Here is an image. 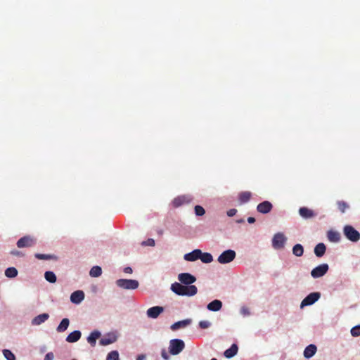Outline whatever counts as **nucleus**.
Instances as JSON below:
<instances>
[{
  "label": "nucleus",
  "mask_w": 360,
  "mask_h": 360,
  "mask_svg": "<svg viewBox=\"0 0 360 360\" xmlns=\"http://www.w3.org/2000/svg\"><path fill=\"white\" fill-rule=\"evenodd\" d=\"M171 290L175 294L180 296H193L197 294L198 288L195 285H184L175 282L172 284Z\"/></svg>",
  "instance_id": "obj_1"
},
{
  "label": "nucleus",
  "mask_w": 360,
  "mask_h": 360,
  "mask_svg": "<svg viewBox=\"0 0 360 360\" xmlns=\"http://www.w3.org/2000/svg\"><path fill=\"white\" fill-rule=\"evenodd\" d=\"M343 233L352 242H357L360 240V233L351 225L344 226Z\"/></svg>",
  "instance_id": "obj_2"
},
{
  "label": "nucleus",
  "mask_w": 360,
  "mask_h": 360,
  "mask_svg": "<svg viewBox=\"0 0 360 360\" xmlns=\"http://www.w3.org/2000/svg\"><path fill=\"white\" fill-rule=\"evenodd\" d=\"M116 285L124 290H135L138 288L139 283L133 279H118L116 281Z\"/></svg>",
  "instance_id": "obj_3"
},
{
  "label": "nucleus",
  "mask_w": 360,
  "mask_h": 360,
  "mask_svg": "<svg viewBox=\"0 0 360 360\" xmlns=\"http://www.w3.org/2000/svg\"><path fill=\"white\" fill-rule=\"evenodd\" d=\"M37 240L34 236L26 235L20 238L17 241L16 245L18 248H31L36 245Z\"/></svg>",
  "instance_id": "obj_4"
},
{
  "label": "nucleus",
  "mask_w": 360,
  "mask_h": 360,
  "mask_svg": "<svg viewBox=\"0 0 360 360\" xmlns=\"http://www.w3.org/2000/svg\"><path fill=\"white\" fill-rule=\"evenodd\" d=\"M184 347V342L180 339H173L169 342V353L172 355L179 354Z\"/></svg>",
  "instance_id": "obj_5"
},
{
  "label": "nucleus",
  "mask_w": 360,
  "mask_h": 360,
  "mask_svg": "<svg viewBox=\"0 0 360 360\" xmlns=\"http://www.w3.org/2000/svg\"><path fill=\"white\" fill-rule=\"evenodd\" d=\"M236 257V252L232 250H227L223 252L217 258L220 264H227L232 262Z\"/></svg>",
  "instance_id": "obj_6"
},
{
  "label": "nucleus",
  "mask_w": 360,
  "mask_h": 360,
  "mask_svg": "<svg viewBox=\"0 0 360 360\" xmlns=\"http://www.w3.org/2000/svg\"><path fill=\"white\" fill-rule=\"evenodd\" d=\"M286 238L282 233H277L272 239V246L274 249L280 250L284 247Z\"/></svg>",
  "instance_id": "obj_7"
},
{
  "label": "nucleus",
  "mask_w": 360,
  "mask_h": 360,
  "mask_svg": "<svg viewBox=\"0 0 360 360\" xmlns=\"http://www.w3.org/2000/svg\"><path fill=\"white\" fill-rule=\"evenodd\" d=\"M320 292H316L310 293L302 301L300 307L303 308L305 306L313 304L320 298Z\"/></svg>",
  "instance_id": "obj_8"
},
{
  "label": "nucleus",
  "mask_w": 360,
  "mask_h": 360,
  "mask_svg": "<svg viewBox=\"0 0 360 360\" xmlns=\"http://www.w3.org/2000/svg\"><path fill=\"white\" fill-rule=\"evenodd\" d=\"M328 268L329 267L327 264H320L312 269L311 275L314 278L321 277L327 273Z\"/></svg>",
  "instance_id": "obj_9"
},
{
  "label": "nucleus",
  "mask_w": 360,
  "mask_h": 360,
  "mask_svg": "<svg viewBox=\"0 0 360 360\" xmlns=\"http://www.w3.org/2000/svg\"><path fill=\"white\" fill-rule=\"evenodd\" d=\"M178 280L184 285H192L196 281V278L189 273H181L178 275Z\"/></svg>",
  "instance_id": "obj_10"
},
{
  "label": "nucleus",
  "mask_w": 360,
  "mask_h": 360,
  "mask_svg": "<svg viewBox=\"0 0 360 360\" xmlns=\"http://www.w3.org/2000/svg\"><path fill=\"white\" fill-rule=\"evenodd\" d=\"M192 198L189 195H179L175 198L172 201V205L176 208L183 205L188 204L191 202Z\"/></svg>",
  "instance_id": "obj_11"
},
{
  "label": "nucleus",
  "mask_w": 360,
  "mask_h": 360,
  "mask_svg": "<svg viewBox=\"0 0 360 360\" xmlns=\"http://www.w3.org/2000/svg\"><path fill=\"white\" fill-rule=\"evenodd\" d=\"M272 204L269 201H264L257 206V210L262 214H267L272 210Z\"/></svg>",
  "instance_id": "obj_12"
},
{
  "label": "nucleus",
  "mask_w": 360,
  "mask_h": 360,
  "mask_svg": "<svg viewBox=\"0 0 360 360\" xmlns=\"http://www.w3.org/2000/svg\"><path fill=\"white\" fill-rule=\"evenodd\" d=\"M200 255L201 250L200 249H195L189 253L185 254L184 256V259L186 261L194 262L196 261L197 259H199V257H200Z\"/></svg>",
  "instance_id": "obj_13"
},
{
  "label": "nucleus",
  "mask_w": 360,
  "mask_h": 360,
  "mask_svg": "<svg viewBox=\"0 0 360 360\" xmlns=\"http://www.w3.org/2000/svg\"><path fill=\"white\" fill-rule=\"evenodd\" d=\"M164 309L162 307L155 306L149 308L147 310V316L149 318L156 319L162 311Z\"/></svg>",
  "instance_id": "obj_14"
},
{
  "label": "nucleus",
  "mask_w": 360,
  "mask_h": 360,
  "mask_svg": "<svg viewBox=\"0 0 360 360\" xmlns=\"http://www.w3.org/2000/svg\"><path fill=\"white\" fill-rule=\"evenodd\" d=\"M84 299V293L82 290L73 292L70 295V300L74 304H79Z\"/></svg>",
  "instance_id": "obj_15"
},
{
  "label": "nucleus",
  "mask_w": 360,
  "mask_h": 360,
  "mask_svg": "<svg viewBox=\"0 0 360 360\" xmlns=\"http://www.w3.org/2000/svg\"><path fill=\"white\" fill-rule=\"evenodd\" d=\"M300 215L304 219H311L316 216V214L312 210L306 207H302L299 209Z\"/></svg>",
  "instance_id": "obj_16"
},
{
  "label": "nucleus",
  "mask_w": 360,
  "mask_h": 360,
  "mask_svg": "<svg viewBox=\"0 0 360 360\" xmlns=\"http://www.w3.org/2000/svg\"><path fill=\"white\" fill-rule=\"evenodd\" d=\"M49 318V315L46 313L41 314L37 316H35L32 321V324L34 326H38L45 322Z\"/></svg>",
  "instance_id": "obj_17"
},
{
  "label": "nucleus",
  "mask_w": 360,
  "mask_h": 360,
  "mask_svg": "<svg viewBox=\"0 0 360 360\" xmlns=\"http://www.w3.org/2000/svg\"><path fill=\"white\" fill-rule=\"evenodd\" d=\"M328 239L333 243H338L341 239L340 233L338 231L330 230L327 232Z\"/></svg>",
  "instance_id": "obj_18"
},
{
  "label": "nucleus",
  "mask_w": 360,
  "mask_h": 360,
  "mask_svg": "<svg viewBox=\"0 0 360 360\" xmlns=\"http://www.w3.org/2000/svg\"><path fill=\"white\" fill-rule=\"evenodd\" d=\"M221 307H222V302L218 300H214L212 301L207 306V309H209L210 311H219L221 309Z\"/></svg>",
  "instance_id": "obj_19"
},
{
  "label": "nucleus",
  "mask_w": 360,
  "mask_h": 360,
  "mask_svg": "<svg viewBox=\"0 0 360 360\" xmlns=\"http://www.w3.org/2000/svg\"><path fill=\"white\" fill-rule=\"evenodd\" d=\"M81 332L79 330H75L70 333L66 338V341L70 343L78 341L81 338Z\"/></svg>",
  "instance_id": "obj_20"
},
{
  "label": "nucleus",
  "mask_w": 360,
  "mask_h": 360,
  "mask_svg": "<svg viewBox=\"0 0 360 360\" xmlns=\"http://www.w3.org/2000/svg\"><path fill=\"white\" fill-rule=\"evenodd\" d=\"M316 352V345L311 344L305 348V349L304 351V357H306L307 359L311 358L315 354Z\"/></svg>",
  "instance_id": "obj_21"
},
{
  "label": "nucleus",
  "mask_w": 360,
  "mask_h": 360,
  "mask_svg": "<svg viewBox=\"0 0 360 360\" xmlns=\"http://www.w3.org/2000/svg\"><path fill=\"white\" fill-rule=\"evenodd\" d=\"M252 197V193L250 191H243L238 195V200L240 204L248 202Z\"/></svg>",
  "instance_id": "obj_22"
},
{
  "label": "nucleus",
  "mask_w": 360,
  "mask_h": 360,
  "mask_svg": "<svg viewBox=\"0 0 360 360\" xmlns=\"http://www.w3.org/2000/svg\"><path fill=\"white\" fill-rule=\"evenodd\" d=\"M326 247L323 243L317 244L314 248V254L318 257H321L326 252Z\"/></svg>",
  "instance_id": "obj_23"
},
{
  "label": "nucleus",
  "mask_w": 360,
  "mask_h": 360,
  "mask_svg": "<svg viewBox=\"0 0 360 360\" xmlns=\"http://www.w3.org/2000/svg\"><path fill=\"white\" fill-rule=\"evenodd\" d=\"M238 349L237 345L233 344L230 348L224 352V354L228 359L232 358L237 354Z\"/></svg>",
  "instance_id": "obj_24"
},
{
  "label": "nucleus",
  "mask_w": 360,
  "mask_h": 360,
  "mask_svg": "<svg viewBox=\"0 0 360 360\" xmlns=\"http://www.w3.org/2000/svg\"><path fill=\"white\" fill-rule=\"evenodd\" d=\"M190 323L191 320L189 319L177 321L171 326V329L172 330H176L181 328H184L187 326Z\"/></svg>",
  "instance_id": "obj_25"
},
{
  "label": "nucleus",
  "mask_w": 360,
  "mask_h": 360,
  "mask_svg": "<svg viewBox=\"0 0 360 360\" xmlns=\"http://www.w3.org/2000/svg\"><path fill=\"white\" fill-rule=\"evenodd\" d=\"M101 336V333L99 331H97V330H94L93 332L91 333V334L89 335V336L87 338V341L91 345V346H95L96 345V340Z\"/></svg>",
  "instance_id": "obj_26"
},
{
  "label": "nucleus",
  "mask_w": 360,
  "mask_h": 360,
  "mask_svg": "<svg viewBox=\"0 0 360 360\" xmlns=\"http://www.w3.org/2000/svg\"><path fill=\"white\" fill-rule=\"evenodd\" d=\"M69 324H70V321L68 319L65 318V319H62L60 324L58 325V326L56 328L57 331L58 333H63V332L65 331L68 329Z\"/></svg>",
  "instance_id": "obj_27"
},
{
  "label": "nucleus",
  "mask_w": 360,
  "mask_h": 360,
  "mask_svg": "<svg viewBox=\"0 0 360 360\" xmlns=\"http://www.w3.org/2000/svg\"><path fill=\"white\" fill-rule=\"evenodd\" d=\"M199 259H200L203 263L208 264L213 261V257L210 253L202 252L201 251V255L200 257H199Z\"/></svg>",
  "instance_id": "obj_28"
},
{
  "label": "nucleus",
  "mask_w": 360,
  "mask_h": 360,
  "mask_svg": "<svg viewBox=\"0 0 360 360\" xmlns=\"http://www.w3.org/2000/svg\"><path fill=\"white\" fill-rule=\"evenodd\" d=\"M34 257L38 259H44V260H49V259H57V257L54 255H49V254H41V253H36L34 255Z\"/></svg>",
  "instance_id": "obj_29"
},
{
  "label": "nucleus",
  "mask_w": 360,
  "mask_h": 360,
  "mask_svg": "<svg viewBox=\"0 0 360 360\" xmlns=\"http://www.w3.org/2000/svg\"><path fill=\"white\" fill-rule=\"evenodd\" d=\"M44 278L48 282L51 283H56L57 280L56 274L51 271H47L45 272Z\"/></svg>",
  "instance_id": "obj_30"
},
{
  "label": "nucleus",
  "mask_w": 360,
  "mask_h": 360,
  "mask_svg": "<svg viewBox=\"0 0 360 360\" xmlns=\"http://www.w3.org/2000/svg\"><path fill=\"white\" fill-rule=\"evenodd\" d=\"M292 253L297 257H301L303 255L304 253V248L302 245L300 244H296L292 248Z\"/></svg>",
  "instance_id": "obj_31"
},
{
  "label": "nucleus",
  "mask_w": 360,
  "mask_h": 360,
  "mask_svg": "<svg viewBox=\"0 0 360 360\" xmlns=\"http://www.w3.org/2000/svg\"><path fill=\"white\" fill-rule=\"evenodd\" d=\"M101 274H102V269L98 266H93L89 271V275L91 277H98L101 275Z\"/></svg>",
  "instance_id": "obj_32"
},
{
  "label": "nucleus",
  "mask_w": 360,
  "mask_h": 360,
  "mask_svg": "<svg viewBox=\"0 0 360 360\" xmlns=\"http://www.w3.org/2000/svg\"><path fill=\"white\" fill-rule=\"evenodd\" d=\"M18 275V270L15 267H8L5 271V276L8 278H15Z\"/></svg>",
  "instance_id": "obj_33"
},
{
  "label": "nucleus",
  "mask_w": 360,
  "mask_h": 360,
  "mask_svg": "<svg viewBox=\"0 0 360 360\" xmlns=\"http://www.w3.org/2000/svg\"><path fill=\"white\" fill-rule=\"evenodd\" d=\"M338 210L342 212L345 213V211L349 208V204L343 200H339L337 202Z\"/></svg>",
  "instance_id": "obj_34"
},
{
  "label": "nucleus",
  "mask_w": 360,
  "mask_h": 360,
  "mask_svg": "<svg viewBox=\"0 0 360 360\" xmlns=\"http://www.w3.org/2000/svg\"><path fill=\"white\" fill-rule=\"evenodd\" d=\"M106 360H120L117 351H112L107 355Z\"/></svg>",
  "instance_id": "obj_35"
},
{
  "label": "nucleus",
  "mask_w": 360,
  "mask_h": 360,
  "mask_svg": "<svg viewBox=\"0 0 360 360\" xmlns=\"http://www.w3.org/2000/svg\"><path fill=\"white\" fill-rule=\"evenodd\" d=\"M3 354L7 360H15V356L9 349H4Z\"/></svg>",
  "instance_id": "obj_36"
},
{
  "label": "nucleus",
  "mask_w": 360,
  "mask_h": 360,
  "mask_svg": "<svg viewBox=\"0 0 360 360\" xmlns=\"http://www.w3.org/2000/svg\"><path fill=\"white\" fill-rule=\"evenodd\" d=\"M194 209L197 216H202L205 213V209L200 205H195Z\"/></svg>",
  "instance_id": "obj_37"
},
{
  "label": "nucleus",
  "mask_w": 360,
  "mask_h": 360,
  "mask_svg": "<svg viewBox=\"0 0 360 360\" xmlns=\"http://www.w3.org/2000/svg\"><path fill=\"white\" fill-rule=\"evenodd\" d=\"M351 335L353 337H358L360 335V326H356L351 329Z\"/></svg>",
  "instance_id": "obj_38"
},
{
  "label": "nucleus",
  "mask_w": 360,
  "mask_h": 360,
  "mask_svg": "<svg viewBox=\"0 0 360 360\" xmlns=\"http://www.w3.org/2000/svg\"><path fill=\"white\" fill-rule=\"evenodd\" d=\"M211 326V323L208 321H200L199 322V326L202 329L208 328Z\"/></svg>",
  "instance_id": "obj_39"
},
{
  "label": "nucleus",
  "mask_w": 360,
  "mask_h": 360,
  "mask_svg": "<svg viewBox=\"0 0 360 360\" xmlns=\"http://www.w3.org/2000/svg\"><path fill=\"white\" fill-rule=\"evenodd\" d=\"M113 342H114V340H111L110 338H102L100 340V344L101 345H108L112 343Z\"/></svg>",
  "instance_id": "obj_40"
},
{
  "label": "nucleus",
  "mask_w": 360,
  "mask_h": 360,
  "mask_svg": "<svg viewBox=\"0 0 360 360\" xmlns=\"http://www.w3.org/2000/svg\"><path fill=\"white\" fill-rule=\"evenodd\" d=\"M54 355L52 352H49L46 354L44 360H53Z\"/></svg>",
  "instance_id": "obj_41"
},
{
  "label": "nucleus",
  "mask_w": 360,
  "mask_h": 360,
  "mask_svg": "<svg viewBox=\"0 0 360 360\" xmlns=\"http://www.w3.org/2000/svg\"><path fill=\"white\" fill-rule=\"evenodd\" d=\"M236 212H237L236 209H231L227 212V215L229 217H233V216L236 215Z\"/></svg>",
  "instance_id": "obj_42"
},
{
  "label": "nucleus",
  "mask_w": 360,
  "mask_h": 360,
  "mask_svg": "<svg viewBox=\"0 0 360 360\" xmlns=\"http://www.w3.org/2000/svg\"><path fill=\"white\" fill-rule=\"evenodd\" d=\"M11 254L12 255L17 256V257H22L24 255L21 252H20L18 250H12L11 252Z\"/></svg>",
  "instance_id": "obj_43"
},
{
  "label": "nucleus",
  "mask_w": 360,
  "mask_h": 360,
  "mask_svg": "<svg viewBox=\"0 0 360 360\" xmlns=\"http://www.w3.org/2000/svg\"><path fill=\"white\" fill-rule=\"evenodd\" d=\"M161 355H162V357L165 359V360H168L169 359V356L166 352L165 349H162V352H161Z\"/></svg>",
  "instance_id": "obj_44"
},
{
  "label": "nucleus",
  "mask_w": 360,
  "mask_h": 360,
  "mask_svg": "<svg viewBox=\"0 0 360 360\" xmlns=\"http://www.w3.org/2000/svg\"><path fill=\"white\" fill-rule=\"evenodd\" d=\"M124 272L126 274H131L132 273V269L129 266L125 267L124 269Z\"/></svg>",
  "instance_id": "obj_45"
},
{
  "label": "nucleus",
  "mask_w": 360,
  "mask_h": 360,
  "mask_svg": "<svg viewBox=\"0 0 360 360\" xmlns=\"http://www.w3.org/2000/svg\"><path fill=\"white\" fill-rule=\"evenodd\" d=\"M145 359H146V355H144V354L138 355L136 357V360H145Z\"/></svg>",
  "instance_id": "obj_46"
},
{
  "label": "nucleus",
  "mask_w": 360,
  "mask_h": 360,
  "mask_svg": "<svg viewBox=\"0 0 360 360\" xmlns=\"http://www.w3.org/2000/svg\"><path fill=\"white\" fill-rule=\"evenodd\" d=\"M255 221V219L252 217H250L248 218V222L250 224H252Z\"/></svg>",
  "instance_id": "obj_47"
},
{
  "label": "nucleus",
  "mask_w": 360,
  "mask_h": 360,
  "mask_svg": "<svg viewBox=\"0 0 360 360\" xmlns=\"http://www.w3.org/2000/svg\"><path fill=\"white\" fill-rule=\"evenodd\" d=\"M147 244H148V245H152V246H153V245H155V241H154V240H153V239H149V240H148V243H147Z\"/></svg>",
  "instance_id": "obj_48"
},
{
  "label": "nucleus",
  "mask_w": 360,
  "mask_h": 360,
  "mask_svg": "<svg viewBox=\"0 0 360 360\" xmlns=\"http://www.w3.org/2000/svg\"><path fill=\"white\" fill-rule=\"evenodd\" d=\"M243 312L244 314H248V311L247 309H243Z\"/></svg>",
  "instance_id": "obj_49"
},
{
  "label": "nucleus",
  "mask_w": 360,
  "mask_h": 360,
  "mask_svg": "<svg viewBox=\"0 0 360 360\" xmlns=\"http://www.w3.org/2000/svg\"><path fill=\"white\" fill-rule=\"evenodd\" d=\"M211 360H217L216 358H212Z\"/></svg>",
  "instance_id": "obj_50"
}]
</instances>
